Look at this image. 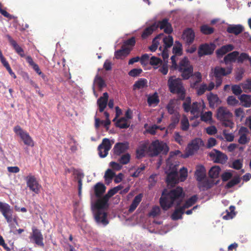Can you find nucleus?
<instances>
[{
	"label": "nucleus",
	"instance_id": "a211bd4d",
	"mask_svg": "<svg viewBox=\"0 0 251 251\" xmlns=\"http://www.w3.org/2000/svg\"><path fill=\"white\" fill-rule=\"evenodd\" d=\"M195 34L194 31L191 28L185 29L182 35V38L187 44L192 43L195 39Z\"/></svg>",
	"mask_w": 251,
	"mask_h": 251
},
{
	"label": "nucleus",
	"instance_id": "7ed1b4c3",
	"mask_svg": "<svg viewBox=\"0 0 251 251\" xmlns=\"http://www.w3.org/2000/svg\"><path fill=\"white\" fill-rule=\"evenodd\" d=\"M183 198L182 189L177 187L166 194L165 191L160 199V203L162 208L166 210L171 207L173 204L178 205Z\"/></svg>",
	"mask_w": 251,
	"mask_h": 251
},
{
	"label": "nucleus",
	"instance_id": "680f3d73",
	"mask_svg": "<svg viewBox=\"0 0 251 251\" xmlns=\"http://www.w3.org/2000/svg\"><path fill=\"white\" fill-rule=\"evenodd\" d=\"M227 102L228 105L235 106L239 103V101L233 96H229L227 99Z\"/></svg>",
	"mask_w": 251,
	"mask_h": 251
},
{
	"label": "nucleus",
	"instance_id": "a878e982",
	"mask_svg": "<svg viewBox=\"0 0 251 251\" xmlns=\"http://www.w3.org/2000/svg\"><path fill=\"white\" fill-rule=\"evenodd\" d=\"M105 186L101 183L99 182L95 185L94 191L95 196L98 198L97 200L102 198L101 196L105 192Z\"/></svg>",
	"mask_w": 251,
	"mask_h": 251
},
{
	"label": "nucleus",
	"instance_id": "2eb2a0df",
	"mask_svg": "<svg viewBox=\"0 0 251 251\" xmlns=\"http://www.w3.org/2000/svg\"><path fill=\"white\" fill-rule=\"evenodd\" d=\"M105 86L106 84L103 79L97 74L94 78L93 85V93L96 97H98L99 95L97 93L96 90L101 91Z\"/></svg>",
	"mask_w": 251,
	"mask_h": 251
},
{
	"label": "nucleus",
	"instance_id": "c03bdc74",
	"mask_svg": "<svg viewBox=\"0 0 251 251\" xmlns=\"http://www.w3.org/2000/svg\"><path fill=\"white\" fill-rule=\"evenodd\" d=\"M198 197L196 195H194L189 198L185 203L181 206L184 210L186 208H188L193 205L197 201Z\"/></svg>",
	"mask_w": 251,
	"mask_h": 251
},
{
	"label": "nucleus",
	"instance_id": "6e6d98bb",
	"mask_svg": "<svg viewBox=\"0 0 251 251\" xmlns=\"http://www.w3.org/2000/svg\"><path fill=\"white\" fill-rule=\"evenodd\" d=\"M234 210L235 207L233 206H230L229 207L230 212L227 211L226 214L223 216V218L226 220L232 219L235 215Z\"/></svg>",
	"mask_w": 251,
	"mask_h": 251
},
{
	"label": "nucleus",
	"instance_id": "de8ad7c7",
	"mask_svg": "<svg viewBox=\"0 0 251 251\" xmlns=\"http://www.w3.org/2000/svg\"><path fill=\"white\" fill-rule=\"evenodd\" d=\"M150 64L156 69L162 64V60L157 57L152 56L150 59Z\"/></svg>",
	"mask_w": 251,
	"mask_h": 251
},
{
	"label": "nucleus",
	"instance_id": "393cba45",
	"mask_svg": "<svg viewBox=\"0 0 251 251\" xmlns=\"http://www.w3.org/2000/svg\"><path fill=\"white\" fill-rule=\"evenodd\" d=\"M127 148L128 145L126 143H118L115 145L113 148V151L115 154L120 155L125 152L127 150Z\"/></svg>",
	"mask_w": 251,
	"mask_h": 251
},
{
	"label": "nucleus",
	"instance_id": "0e129e2a",
	"mask_svg": "<svg viewBox=\"0 0 251 251\" xmlns=\"http://www.w3.org/2000/svg\"><path fill=\"white\" fill-rule=\"evenodd\" d=\"M242 89L241 84L240 85H234L232 86V91L236 95H239L242 93V91H243Z\"/></svg>",
	"mask_w": 251,
	"mask_h": 251
},
{
	"label": "nucleus",
	"instance_id": "f257e3e1",
	"mask_svg": "<svg viewBox=\"0 0 251 251\" xmlns=\"http://www.w3.org/2000/svg\"><path fill=\"white\" fill-rule=\"evenodd\" d=\"M112 189H110L107 194L96 201H92V209L96 222L100 225L106 226L108 224L107 209L109 204V198L115 195Z\"/></svg>",
	"mask_w": 251,
	"mask_h": 251
},
{
	"label": "nucleus",
	"instance_id": "6ab92c4d",
	"mask_svg": "<svg viewBox=\"0 0 251 251\" xmlns=\"http://www.w3.org/2000/svg\"><path fill=\"white\" fill-rule=\"evenodd\" d=\"M249 133V130L245 127H241L239 130L240 137L238 142L241 144H245L249 142L250 138L247 137Z\"/></svg>",
	"mask_w": 251,
	"mask_h": 251
},
{
	"label": "nucleus",
	"instance_id": "dca6fc26",
	"mask_svg": "<svg viewBox=\"0 0 251 251\" xmlns=\"http://www.w3.org/2000/svg\"><path fill=\"white\" fill-rule=\"evenodd\" d=\"M217 117L218 120L222 121L228 118H232V114L226 107H219L217 112Z\"/></svg>",
	"mask_w": 251,
	"mask_h": 251
},
{
	"label": "nucleus",
	"instance_id": "9b49d317",
	"mask_svg": "<svg viewBox=\"0 0 251 251\" xmlns=\"http://www.w3.org/2000/svg\"><path fill=\"white\" fill-rule=\"evenodd\" d=\"M15 133L22 140L24 144L27 146L33 147L34 143L29 134L24 130L20 126H17L14 128Z\"/></svg>",
	"mask_w": 251,
	"mask_h": 251
},
{
	"label": "nucleus",
	"instance_id": "f3484780",
	"mask_svg": "<svg viewBox=\"0 0 251 251\" xmlns=\"http://www.w3.org/2000/svg\"><path fill=\"white\" fill-rule=\"evenodd\" d=\"M214 50V46L213 44L208 45L205 44L201 45L199 49V55L202 56L204 55L211 54L213 53Z\"/></svg>",
	"mask_w": 251,
	"mask_h": 251
},
{
	"label": "nucleus",
	"instance_id": "3c124183",
	"mask_svg": "<svg viewBox=\"0 0 251 251\" xmlns=\"http://www.w3.org/2000/svg\"><path fill=\"white\" fill-rule=\"evenodd\" d=\"M147 81L145 79H140L138 81H136L134 84V89H140L144 88L147 86Z\"/></svg>",
	"mask_w": 251,
	"mask_h": 251
},
{
	"label": "nucleus",
	"instance_id": "4be33fe9",
	"mask_svg": "<svg viewBox=\"0 0 251 251\" xmlns=\"http://www.w3.org/2000/svg\"><path fill=\"white\" fill-rule=\"evenodd\" d=\"M108 98V93L105 92L103 93L102 97H101L98 100L97 103L99 106L100 112H102L106 107L107 104Z\"/></svg>",
	"mask_w": 251,
	"mask_h": 251
},
{
	"label": "nucleus",
	"instance_id": "a19ab883",
	"mask_svg": "<svg viewBox=\"0 0 251 251\" xmlns=\"http://www.w3.org/2000/svg\"><path fill=\"white\" fill-rule=\"evenodd\" d=\"M26 61L28 63L29 65L32 67L34 71L39 75H43L42 72L40 71L38 65L36 64L33 60L32 58L30 56L26 57Z\"/></svg>",
	"mask_w": 251,
	"mask_h": 251
},
{
	"label": "nucleus",
	"instance_id": "4468645a",
	"mask_svg": "<svg viewBox=\"0 0 251 251\" xmlns=\"http://www.w3.org/2000/svg\"><path fill=\"white\" fill-rule=\"evenodd\" d=\"M112 146V144L107 138H104L102 143L98 147L99 154L100 157H105L108 154V151Z\"/></svg>",
	"mask_w": 251,
	"mask_h": 251
},
{
	"label": "nucleus",
	"instance_id": "e433bc0d",
	"mask_svg": "<svg viewBox=\"0 0 251 251\" xmlns=\"http://www.w3.org/2000/svg\"><path fill=\"white\" fill-rule=\"evenodd\" d=\"M159 102L158 95L156 93L149 95L148 98V103L150 106H155Z\"/></svg>",
	"mask_w": 251,
	"mask_h": 251
},
{
	"label": "nucleus",
	"instance_id": "c756f323",
	"mask_svg": "<svg viewBox=\"0 0 251 251\" xmlns=\"http://www.w3.org/2000/svg\"><path fill=\"white\" fill-rule=\"evenodd\" d=\"M143 197V195L142 194H139L134 198L129 207L128 211L130 212H133L137 208L140 202L141 201Z\"/></svg>",
	"mask_w": 251,
	"mask_h": 251
},
{
	"label": "nucleus",
	"instance_id": "9d476101",
	"mask_svg": "<svg viewBox=\"0 0 251 251\" xmlns=\"http://www.w3.org/2000/svg\"><path fill=\"white\" fill-rule=\"evenodd\" d=\"M232 70V65L227 66L226 68L216 67L213 70V75L216 78V87L220 86L222 83V77L230 74Z\"/></svg>",
	"mask_w": 251,
	"mask_h": 251
},
{
	"label": "nucleus",
	"instance_id": "72a5a7b5",
	"mask_svg": "<svg viewBox=\"0 0 251 251\" xmlns=\"http://www.w3.org/2000/svg\"><path fill=\"white\" fill-rule=\"evenodd\" d=\"M130 50L128 48H122L115 51V57L117 59H123L130 53Z\"/></svg>",
	"mask_w": 251,
	"mask_h": 251
},
{
	"label": "nucleus",
	"instance_id": "1a4fd4ad",
	"mask_svg": "<svg viewBox=\"0 0 251 251\" xmlns=\"http://www.w3.org/2000/svg\"><path fill=\"white\" fill-rule=\"evenodd\" d=\"M181 73V76L184 79H188L193 72V68L190 64L188 58L186 57L182 59L177 65L176 69Z\"/></svg>",
	"mask_w": 251,
	"mask_h": 251
},
{
	"label": "nucleus",
	"instance_id": "ea45409f",
	"mask_svg": "<svg viewBox=\"0 0 251 251\" xmlns=\"http://www.w3.org/2000/svg\"><path fill=\"white\" fill-rule=\"evenodd\" d=\"M192 81L191 82V86L193 88L197 87V84L201 81V75L199 72H196L192 76Z\"/></svg>",
	"mask_w": 251,
	"mask_h": 251
},
{
	"label": "nucleus",
	"instance_id": "412c9836",
	"mask_svg": "<svg viewBox=\"0 0 251 251\" xmlns=\"http://www.w3.org/2000/svg\"><path fill=\"white\" fill-rule=\"evenodd\" d=\"M166 108L168 113L170 114H174L179 113L177 111L178 108V102L176 100H171L167 104Z\"/></svg>",
	"mask_w": 251,
	"mask_h": 251
},
{
	"label": "nucleus",
	"instance_id": "a18cd8bd",
	"mask_svg": "<svg viewBox=\"0 0 251 251\" xmlns=\"http://www.w3.org/2000/svg\"><path fill=\"white\" fill-rule=\"evenodd\" d=\"M184 213V208L181 206L176 209L172 215V218L174 220L181 219L182 215Z\"/></svg>",
	"mask_w": 251,
	"mask_h": 251
},
{
	"label": "nucleus",
	"instance_id": "37998d69",
	"mask_svg": "<svg viewBox=\"0 0 251 251\" xmlns=\"http://www.w3.org/2000/svg\"><path fill=\"white\" fill-rule=\"evenodd\" d=\"M95 126L96 128H98L100 125H103L107 129L108 128V126L110 124V121L109 119H106L105 121L100 120L99 118L95 117Z\"/></svg>",
	"mask_w": 251,
	"mask_h": 251
},
{
	"label": "nucleus",
	"instance_id": "f704fd0d",
	"mask_svg": "<svg viewBox=\"0 0 251 251\" xmlns=\"http://www.w3.org/2000/svg\"><path fill=\"white\" fill-rule=\"evenodd\" d=\"M171 115H172L171 118V122L169 126V128L170 129H174L178 124L180 120V115L179 113Z\"/></svg>",
	"mask_w": 251,
	"mask_h": 251
},
{
	"label": "nucleus",
	"instance_id": "2f4dec72",
	"mask_svg": "<svg viewBox=\"0 0 251 251\" xmlns=\"http://www.w3.org/2000/svg\"><path fill=\"white\" fill-rule=\"evenodd\" d=\"M234 49V46L231 44H228L222 46L220 49L216 51L218 56H222L227 52L232 50Z\"/></svg>",
	"mask_w": 251,
	"mask_h": 251
},
{
	"label": "nucleus",
	"instance_id": "20e7f679",
	"mask_svg": "<svg viewBox=\"0 0 251 251\" xmlns=\"http://www.w3.org/2000/svg\"><path fill=\"white\" fill-rule=\"evenodd\" d=\"M166 164L165 172L167 174L166 180L168 185H173L179 181L185 180L187 177V170L186 168H182L178 173L176 165L170 164V159H167Z\"/></svg>",
	"mask_w": 251,
	"mask_h": 251
},
{
	"label": "nucleus",
	"instance_id": "ddd939ff",
	"mask_svg": "<svg viewBox=\"0 0 251 251\" xmlns=\"http://www.w3.org/2000/svg\"><path fill=\"white\" fill-rule=\"evenodd\" d=\"M202 141L200 139H196L188 145L186 149V153L184 155V157H187L190 155L193 154L196 152L200 147L202 144Z\"/></svg>",
	"mask_w": 251,
	"mask_h": 251
},
{
	"label": "nucleus",
	"instance_id": "338daca9",
	"mask_svg": "<svg viewBox=\"0 0 251 251\" xmlns=\"http://www.w3.org/2000/svg\"><path fill=\"white\" fill-rule=\"evenodd\" d=\"M158 129L163 130L164 128L161 127L160 126H156V125H154L151 126H149V128L147 129V131L151 134H155L156 130Z\"/></svg>",
	"mask_w": 251,
	"mask_h": 251
},
{
	"label": "nucleus",
	"instance_id": "bb28decb",
	"mask_svg": "<svg viewBox=\"0 0 251 251\" xmlns=\"http://www.w3.org/2000/svg\"><path fill=\"white\" fill-rule=\"evenodd\" d=\"M213 184V181L207 178L206 177L202 180L199 182V186L202 190H207L212 187Z\"/></svg>",
	"mask_w": 251,
	"mask_h": 251
},
{
	"label": "nucleus",
	"instance_id": "0eeeda50",
	"mask_svg": "<svg viewBox=\"0 0 251 251\" xmlns=\"http://www.w3.org/2000/svg\"><path fill=\"white\" fill-rule=\"evenodd\" d=\"M169 151L167 144L163 142L156 140L149 146L148 152L151 156L157 155L160 153L166 154Z\"/></svg>",
	"mask_w": 251,
	"mask_h": 251
},
{
	"label": "nucleus",
	"instance_id": "c9c22d12",
	"mask_svg": "<svg viewBox=\"0 0 251 251\" xmlns=\"http://www.w3.org/2000/svg\"><path fill=\"white\" fill-rule=\"evenodd\" d=\"M162 36L160 38L159 40H162L164 43V48L168 49L170 48L173 44V38L170 35L166 36L164 37L163 34H160Z\"/></svg>",
	"mask_w": 251,
	"mask_h": 251
},
{
	"label": "nucleus",
	"instance_id": "c85d7f7f",
	"mask_svg": "<svg viewBox=\"0 0 251 251\" xmlns=\"http://www.w3.org/2000/svg\"><path fill=\"white\" fill-rule=\"evenodd\" d=\"M239 54V52L237 51L230 52L225 56L224 61L226 65L235 62Z\"/></svg>",
	"mask_w": 251,
	"mask_h": 251
},
{
	"label": "nucleus",
	"instance_id": "79ce46f5",
	"mask_svg": "<svg viewBox=\"0 0 251 251\" xmlns=\"http://www.w3.org/2000/svg\"><path fill=\"white\" fill-rule=\"evenodd\" d=\"M221 169L218 166H213L209 171V175L210 177L216 178L219 177Z\"/></svg>",
	"mask_w": 251,
	"mask_h": 251
},
{
	"label": "nucleus",
	"instance_id": "bf43d9fd",
	"mask_svg": "<svg viewBox=\"0 0 251 251\" xmlns=\"http://www.w3.org/2000/svg\"><path fill=\"white\" fill-rule=\"evenodd\" d=\"M145 169V166L144 165H141L139 167L136 169V171L133 174H130V176L133 177H137L141 174Z\"/></svg>",
	"mask_w": 251,
	"mask_h": 251
},
{
	"label": "nucleus",
	"instance_id": "7c9ffc66",
	"mask_svg": "<svg viewBox=\"0 0 251 251\" xmlns=\"http://www.w3.org/2000/svg\"><path fill=\"white\" fill-rule=\"evenodd\" d=\"M8 38L11 45L13 46L16 52L21 57H25V55L23 49L10 36H8Z\"/></svg>",
	"mask_w": 251,
	"mask_h": 251
},
{
	"label": "nucleus",
	"instance_id": "603ef678",
	"mask_svg": "<svg viewBox=\"0 0 251 251\" xmlns=\"http://www.w3.org/2000/svg\"><path fill=\"white\" fill-rule=\"evenodd\" d=\"M115 174L111 169H108L105 173L104 177L105 182L107 184H109L112 179L113 177Z\"/></svg>",
	"mask_w": 251,
	"mask_h": 251
},
{
	"label": "nucleus",
	"instance_id": "09e8293b",
	"mask_svg": "<svg viewBox=\"0 0 251 251\" xmlns=\"http://www.w3.org/2000/svg\"><path fill=\"white\" fill-rule=\"evenodd\" d=\"M77 175V179L78 180V196L79 197L81 196V191H82V179L84 177V175L83 173L81 172H78L76 174Z\"/></svg>",
	"mask_w": 251,
	"mask_h": 251
},
{
	"label": "nucleus",
	"instance_id": "052dcab7",
	"mask_svg": "<svg viewBox=\"0 0 251 251\" xmlns=\"http://www.w3.org/2000/svg\"><path fill=\"white\" fill-rule=\"evenodd\" d=\"M240 181V178L236 177L230 180L226 185L227 188H231L234 185L239 183Z\"/></svg>",
	"mask_w": 251,
	"mask_h": 251
},
{
	"label": "nucleus",
	"instance_id": "13d9d810",
	"mask_svg": "<svg viewBox=\"0 0 251 251\" xmlns=\"http://www.w3.org/2000/svg\"><path fill=\"white\" fill-rule=\"evenodd\" d=\"M201 31L204 34H210L213 32L214 29L206 25H204L201 26Z\"/></svg>",
	"mask_w": 251,
	"mask_h": 251
},
{
	"label": "nucleus",
	"instance_id": "5701e85b",
	"mask_svg": "<svg viewBox=\"0 0 251 251\" xmlns=\"http://www.w3.org/2000/svg\"><path fill=\"white\" fill-rule=\"evenodd\" d=\"M214 156V161L216 163L224 164L225 163L227 159V156L221 152L215 151V152L211 154V155Z\"/></svg>",
	"mask_w": 251,
	"mask_h": 251
},
{
	"label": "nucleus",
	"instance_id": "39448f33",
	"mask_svg": "<svg viewBox=\"0 0 251 251\" xmlns=\"http://www.w3.org/2000/svg\"><path fill=\"white\" fill-rule=\"evenodd\" d=\"M158 27L160 29H163L164 31L167 34L171 33L173 31L171 25L168 22V20L164 19L158 23H155L150 26L147 27L143 31L142 34V37L143 39L147 38L151 35L152 32Z\"/></svg>",
	"mask_w": 251,
	"mask_h": 251
},
{
	"label": "nucleus",
	"instance_id": "f03ea898",
	"mask_svg": "<svg viewBox=\"0 0 251 251\" xmlns=\"http://www.w3.org/2000/svg\"><path fill=\"white\" fill-rule=\"evenodd\" d=\"M183 107L185 112H190L195 117H201V120L205 122H210L212 120V113L211 111L203 113L205 105L203 101L193 102L191 105L190 97H187L183 103Z\"/></svg>",
	"mask_w": 251,
	"mask_h": 251
},
{
	"label": "nucleus",
	"instance_id": "4c0bfd02",
	"mask_svg": "<svg viewBox=\"0 0 251 251\" xmlns=\"http://www.w3.org/2000/svg\"><path fill=\"white\" fill-rule=\"evenodd\" d=\"M239 100L244 106L250 107L251 106V96L243 94L240 96Z\"/></svg>",
	"mask_w": 251,
	"mask_h": 251
},
{
	"label": "nucleus",
	"instance_id": "8fccbe9b",
	"mask_svg": "<svg viewBox=\"0 0 251 251\" xmlns=\"http://www.w3.org/2000/svg\"><path fill=\"white\" fill-rule=\"evenodd\" d=\"M243 91L245 93L251 92V79L247 80L241 84Z\"/></svg>",
	"mask_w": 251,
	"mask_h": 251
},
{
	"label": "nucleus",
	"instance_id": "58836bf2",
	"mask_svg": "<svg viewBox=\"0 0 251 251\" xmlns=\"http://www.w3.org/2000/svg\"><path fill=\"white\" fill-rule=\"evenodd\" d=\"M207 99L210 106L212 107H214L215 105L219 104L220 102L217 95L212 93H210L207 96Z\"/></svg>",
	"mask_w": 251,
	"mask_h": 251
},
{
	"label": "nucleus",
	"instance_id": "b1692460",
	"mask_svg": "<svg viewBox=\"0 0 251 251\" xmlns=\"http://www.w3.org/2000/svg\"><path fill=\"white\" fill-rule=\"evenodd\" d=\"M148 148L149 146L146 144H141L136 150V158L139 159L145 156L146 152L148 151Z\"/></svg>",
	"mask_w": 251,
	"mask_h": 251
},
{
	"label": "nucleus",
	"instance_id": "4d7b16f0",
	"mask_svg": "<svg viewBox=\"0 0 251 251\" xmlns=\"http://www.w3.org/2000/svg\"><path fill=\"white\" fill-rule=\"evenodd\" d=\"M130 160V155L129 153L122 155L119 159V161L122 165L127 164Z\"/></svg>",
	"mask_w": 251,
	"mask_h": 251
},
{
	"label": "nucleus",
	"instance_id": "cd10ccee",
	"mask_svg": "<svg viewBox=\"0 0 251 251\" xmlns=\"http://www.w3.org/2000/svg\"><path fill=\"white\" fill-rule=\"evenodd\" d=\"M195 175L198 182L202 180L206 177V171L204 167L202 166L198 167Z\"/></svg>",
	"mask_w": 251,
	"mask_h": 251
},
{
	"label": "nucleus",
	"instance_id": "49530a36",
	"mask_svg": "<svg viewBox=\"0 0 251 251\" xmlns=\"http://www.w3.org/2000/svg\"><path fill=\"white\" fill-rule=\"evenodd\" d=\"M116 126L121 128H126L129 126L128 121L125 117L120 119L116 123Z\"/></svg>",
	"mask_w": 251,
	"mask_h": 251
},
{
	"label": "nucleus",
	"instance_id": "774afa93",
	"mask_svg": "<svg viewBox=\"0 0 251 251\" xmlns=\"http://www.w3.org/2000/svg\"><path fill=\"white\" fill-rule=\"evenodd\" d=\"M222 125L225 127H229L232 128L233 127L234 124L231 121V118H228L221 121Z\"/></svg>",
	"mask_w": 251,
	"mask_h": 251
},
{
	"label": "nucleus",
	"instance_id": "5fc2aeb1",
	"mask_svg": "<svg viewBox=\"0 0 251 251\" xmlns=\"http://www.w3.org/2000/svg\"><path fill=\"white\" fill-rule=\"evenodd\" d=\"M162 35L161 34L158 35L157 36H156L152 41V45L150 47V50L151 51H154L157 48L159 44V39Z\"/></svg>",
	"mask_w": 251,
	"mask_h": 251
},
{
	"label": "nucleus",
	"instance_id": "473e14b6",
	"mask_svg": "<svg viewBox=\"0 0 251 251\" xmlns=\"http://www.w3.org/2000/svg\"><path fill=\"white\" fill-rule=\"evenodd\" d=\"M243 30V27L240 25H229L227 28V31L235 35L240 34Z\"/></svg>",
	"mask_w": 251,
	"mask_h": 251
},
{
	"label": "nucleus",
	"instance_id": "69168bd1",
	"mask_svg": "<svg viewBox=\"0 0 251 251\" xmlns=\"http://www.w3.org/2000/svg\"><path fill=\"white\" fill-rule=\"evenodd\" d=\"M207 90V86L206 84L203 83L201 84L200 87L197 88V94L198 95H201Z\"/></svg>",
	"mask_w": 251,
	"mask_h": 251
},
{
	"label": "nucleus",
	"instance_id": "864d4df0",
	"mask_svg": "<svg viewBox=\"0 0 251 251\" xmlns=\"http://www.w3.org/2000/svg\"><path fill=\"white\" fill-rule=\"evenodd\" d=\"M181 128L183 131H186L188 129L189 127V123L188 118L185 116H183L182 119L180 121Z\"/></svg>",
	"mask_w": 251,
	"mask_h": 251
},
{
	"label": "nucleus",
	"instance_id": "6e6552de",
	"mask_svg": "<svg viewBox=\"0 0 251 251\" xmlns=\"http://www.w3.org/2000/svg\"><path fill=\"white\" fill-rule=\"evenodd\" d=\"M0 211L6 220L11 229L15 227L14 223L18 225L16 218L15 217L13 216L12 210L8 204L0 201Z\"/></svg>",
	"mask_w": 251,
	"mask_h": 251
},
{
	"label": "nucleus",
	"instance_id": "423d86ee",
	"mask_svg": "<svg viewBox=\"0 0 251 251\" xmlns=\"http://www.w3.org/2000/svg\"><path fill=\"white\" fill-rule=\"evenodd\" d=\"M168 83L170 91L172 93H176L180 99H184L185 90L182 85L180 79L176 78L175 76H171L169 79Z\"/></svg>",
	"mask_w": 251,
	"mask_h": 251
},
{
	"label": "nucleus",
	"instance_id": "e2e57ef3",
	"mask_svg": "<svg viewBox=\"0 0 251 251\" xmlns=\"http://www.w3.org/2000/svg\"><path fill=\"white\" fill-rule=\"evenodd\" d=\"M151 58L150 55L148 54H144L142 55L141 57L140 58V62L142 65H146L150 62V59Z\"/></svg>",
	"mask_w": 251,
	"mask_h": 251
},
{
	"label": "nucleus",
	"instance_id": "aec40b11",
	"mask_svg": "<svg viewBox=\"0 0 251 251\" xmlns=\"http://www.w3.org/2000/svg\"><path fill=\"white\" fill-rule=\"evenodd\" d=\"M31 238L38 246H43V237L41 232L38 229H33Z\"/></svg>",
	"mask_w": 251,
	"mask_h": 251
},
{
	"label": "nucleus",
	"instance_id": "f8f14e48",
	"mask_svg": "<svg viewBox=\"0 0 251 251\" xmlns=\"http://www.w3.org/2000/svg\"><path fill=\"white\" fill-rule=\"evenodd\" d=\"M25 180L26 186L30 191L37 194L40 193L42 186L39 183L34 176L32 174H29L25 177Z\"/></svg>",
	"mask_w": 251,
	"mask_h": 251
}]
</instances>
